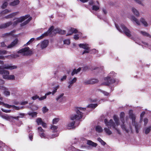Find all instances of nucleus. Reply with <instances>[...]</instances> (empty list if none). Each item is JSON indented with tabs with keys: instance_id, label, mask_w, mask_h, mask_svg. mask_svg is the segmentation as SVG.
Instances as JSON below:
<instances>
[{
	"instance_id": "f257e3e1",
	"label": "nucleus",
	"mask_w": 151,
	"mask_h": 151,
	"mask_svg": "<svg viewBox=\"0 0 151 151\" xmlns=\"http://www.w3.org/2000/svg\"><path fill=\"white\" fill-rule=\"evenodd\" d=\"M86 110L85 108L78 107L76 108L75 110L76 114L72 115L70 117V120L72 121L68 123L67 125V128L68 129H70L74 127V124L76 121L79 120L83 116V114Z\"/></svg>"
},
{
	"instance_id": "f03ea898",
	"label": "nucleus",
	"mask_w": 151,
	"mask_h": 151,
	"mask_svg": "<svg viewBox=\"0 0 151 151\" xmlns=\"http://www.w3.org/2000/svg\"><path fill=\"white\" fill-rule=\"evenodd\" d=\"M17 66L16 65H13L12 64H5L0 66V74L2 76L3 78L7 80H13L15 79V76L14 75H9V72L7 70L3 69L9 70H13L16 69Z\"/></svg>"
},
{
	"instance_id": "7ed1b4c3",
	"label": "nucleus",
	"mask_w": 151,
	"mask_h": 151,
	"mask_svg": "<svg viewBox=\"0 0 151 151\" xmlns=\"http://www.w3.org/2000/svg\"><path fill=\"white\" fill-rule=\"evenodd\" d=\"M29 17L28 15H26L19 18H14L13 19L14 21L12 22L9 21L6 23L2 24L0 25V28H5L11 26L12 28L16 26L18 24L21 22Z\"/></svg>"
},
{
	"instance_id": "20e7f679",
	"label": "nucleus",
	"mask_w": 151,
	"mask_h": 151,
	"mask_svg": "<svg viewBox=\"0 0 151 151\" xmlns=\"http://www.w3.org/2000/svg\"><path fill=\"white\" fill-rule=\"evenodd\" d=\"M114 119L115 122V123L113 122L112 119H111L109 121H108L107 119H105L104 122L105 125L107 127L110 126V127H112L113 130H116L118 134H121L120 131L118 128V126L120 124L118 117L117 116L114 115Z\"/></svg>"
},
{
	"instance_id": "39448f33",
	"label": "nucleus",
	"mask_w": 151,
	"mask_h": 151,
	"mask_svg": "<svg viewBox=\"0 0 151 151\" xmlns=\"http://www.w3.org/2000/svg\"><path fill=\"white\" fill-rule=\"evenodd\" d=\"M116 74L113 71L111 72L108 76L105 78V81L102 83V85L109 86L114 83L115 81L113 78L116 76Z\"/></svg>"
},
{
	"instance_id": "423d86ee",
	"label": "nucleus",
	"mask_w": 151,
	"mask_h": 151,
	"mask_svg": "<svg viewBox=\"0 0 151 151\" xmlns=\"http://www.w3.org/2000/svg\"><path fill=\"white\" fill-rule=\"evenodd\" d=\"M38 131L39 133V135L41 138L49 139L54 138L58 136V134H52L51 136L46 135L44 133V130H43L41 127H38Z\"/></svg>"
},
{
	"instance_id": "0eeeda50",
	"label": "nucleus",
	"mask_w": 151,
	"mask_h": 151,
	"mask_svg": "<svg viewBox=\"0 0 151 151\" xmlns=\"http://www.w3.org/2000/svg\"><path fill=\"white\" fill-rule=\"evenodd\" d=\"M115 25L116 28L119 31L121 32H123L128 37H130L131 36V34L130 31L123 24H121V25L120 27L122 30L119 28L117 24H115Z\"/></svg>"
},
{
	"instance_id": "6e6552de",
	"label": "nucleus",
	"mask_w": 151,
	"mask_h": 151,
	"mask_svg": "<svg viewBox=\"0 0 151 151\" xmlns=\"http://www.w3.org/2000/svg\"><path fill=\"white\" fill-rule=\"evenodd\" d=\"M18 53H20L23 55H28L31 53V51L29 50L28 47H25L19 50Z\"/></svg>"
},
{
	"instance_id": "1a4fd4ad",
	"label": "nucleus",
	"mask_w": 151,
	"mask_h": 151,
	"mask_svg": "<svg viewBox=\"0 0 151 151\" xmlns=\"http://www.w3.org/2000/svg\"><path fill=\"white\" fill-rule=\"evenodd\" d=\"M54 27L53 26H51L46 32L42 34L40 36L36 38L37 40H40L43 38L44 37L48 36L50 34L51 32L53 30Z\"/></svg>"
},
{
	"instance_id": "9d476101",
	"label": "nucleus",
	"mask_w": 151,
	"mask_h": 151,
	"mask_svg": "<svg viewBox=\"0 0 151 151\" xmlns=\"http://www.w3.org/2000/svg\"><path fill=\"white\" fill-rule=\"evenodd\" d=\"M124 112H121L120 114V117L121 120L123 123V124L121 125V127L123 130L125 131L127 133H128L129 130V129L124 124L123 117L124 116Z\"/></svg>"
},
{
	"instance_id": "9b49d317",
	"label": "nucleus",
	"mask_w": 151,
	"mask_h": 151,
	"mask_svg": "<svg viewBox=\"0 0 151 151\" xmlns=\"http://www.w3.org/2000/svg\"><path fill=\"white\" fill-rule=\"evenodd\" d=\"M49 42L47 40H44L41 43L38 44L37 47L38 48H40L43 49L45 48L47 46Z\"/></svg>"
},
{
	"instance_id": "f8f14e48",
	"label": "nucleus",
	"mask_w": 151,
	"mask_h": 151,
	"mask_svg": "<svg viewBox=\"0 0 151 151\" xmlns=\"http://www.w3.org/2000/svg\"><path fill=\"white\" fill-rule=\"evenodd\" d=\"M0 89L4 90L3 94L6 96H9L10 95V92L9 91L8 89L4 86H0Z\"/></svg>"
},
{
	"instance_id": "ddd939ff",
	"label": "nucleus",
	"mask_w": 151,
	"mask_h": 151,
	"mask_svg": "<svg viewBox=\"0 0 151 151\" xmlns=\"http://www.w3.org/2000/svg\"><path fill=\"white\" fill-rule=\"evenodd\" d=\"M77 81V78L75 77L72 79H69L68 82V86L69 88H70L74 83H76Z\"/></svg>"
},
{
	"instance_id": "4468645a",
	"label": "nucleus",
	"mask_w": 151,
	"mask_h": 151,
	"mask_svg": "<svg viewBox=\"0 0 151 151\" xmlns=\"http://www.w3.org/2000/svg\"><path fill=\"white\" fill-rule=\"evenodd\" d=\"M129 17L133 23L135 22L138 25H140V23L139 21L134 16L132 15Z\"/></svg>"
},
{
	"instance_id": "2eb2a0df",
	"label": "nucleus",
	"mask_w": 151,
	"mask_h": 151,
	"mask_svg": "<svg viewBox=\"0 0 151 151\" xmlns=\"http://www.w3.org/2000/svg\"><path fill=\"white\" fill-rule=\"evenodd\" d=\"M129 115L130 118L132 120V123L133 124L134 122H135L136 116L133 113L132 110H130Z\"/></svg>"
},
{
	"instance_id": "dca6fc26",
	"label": "nucleus",
	"mask_w": 151,
	"mask_h": 151,
	"mask_svg": "<svg viewBox=\"0 0 151 151\" xmlns=\"http://www.w3.org/2000/svg\"><path fill=\"white\" fill-rule=\"evenodd\" d=\"M18 42V40L17 39H16L10 45H8L7 46V48H11L13 47L17 44Z\"/></svg>"
},
{
	"instance_id": "f3484780",
	"label": "nucleus",
	"mask_w": 151,
	"mask_h": 151,
	"mask_svg": "<svg viewBox=\"0 0 151 151\" xmlns=\"http://www.w3.org/2000/svg\"><path fill=\"white\" fill-rule=\"evenodd\" d=\"M64 93H63L59 95L56 99V100L59 103L63 102L64 101L65 98L63 96Z\"/></svg>"
},
{
	"instance_id": "a211bd4d",
	"label": "nucleus",
	"mask_w": 151,
	"mask_h": 151,
	"mask_svg": "<svg viewBox=\"0 0 151 151\" xmlns=\"http://www.w3.org/2000/svg\"><path fill=\"white\" fill-rule=\"evenodd\" d=\"M53 32L55 33H59L60 34H64L66 33V31L63 30L59 28H56L54 29Z\"/></svg>"
},
{
	"instance_id": "6ab92c4d",
	"label": "nucleus",
	"mask_w": 151,
	"mask_h": 151,
	"mask_svg": "<svg viewBox=\"0 0 151 151\" xmlns=\"http://www.w3.org/2000/svg\"><path fill=\"white\" fill-rule=\"evenodd\" d=\"M78 32L77 30L73 28H71L69 30V32L66 34V36H68L71 35L73 33H76Z\"/></svg>"
},
{
	"instance_id": "aec40b11",
	"label": "nucleus",
	"mask_w": 151,
	"mask_h": 151,
	"mask_svg": "<svg viewBox=\"0 0 151 151\" xmlns=\"http://www.w3.org/2000/svg\"><path fill=\"white\" fill-rule=\"evenodd\" d=\"M78 32L77 30L73 28H71L69 30V32L66 34V36H68L71 35L73 33H76Z\"/></svg>"
},
{
	"instance_id": "412c9836",
	"label": "nucleus",
	"mask_w": 151,
	"mask_h": 151,
	"mask_svg": "<svg viewBox=\"0 0 151 151\" xmlns=\"http://www.w3.org/2000/svg\"><path fill=\"white\" fill-rule=\"evenodd\" d=\"M78 32L77 30L73 28H71L69 30V32L66 34V36H68L71 35L73 33H76Z\"/></svg>"
},
{
	"instance_id": "4be33fe9",
	"label": "nucleus",
	"mask_w": 151,
	"mask_h": 151,
	"mask_svg": "<svg viewBox=\"0 0 151 151\" xmlns=\"http://www.w3.org/2000/svg\"><path fill=\"white\" fill-rule=\"evenodd\" d=\"M78 46L80 48H83L85 50L90 49L88 45L86 43H80L78 45Z\"/></svg>"
},
{
	"instance_id": "5701e85b",
	"label": "nucleus",
	"mask_w": 151,
	"mask_h": 151,
	"mask_svg": "<svg viewBox=\"0 0 151 151\" xmlns=\"http://www.w3.org/2000/svg\"><path fill=\"white\" fill-rule=\"evenodd\" d=\"M1 115L0 116L3 119L7 120H9L11 118L13 119L14 117L9 116L7 114L3 115L2 113Z\"/></svg>"
},
{
	"instance_id": "b1692460",
	"label": "nucleus",
	"mask_w": 151,
	"mask_h": 151,
	"mask_svg": "<svg viewBox=\"0 0 151 151\" xmlns=\"http://www.w3.org/2000/svg\"><path fill=\"white\" fill-rule=\"evenodd\" d=\"M7 52V51L5 50H0V59H4V58H5V56H4L3 55L6 54Z\"/></svg>"
},
{
	"instance_id": "393cba45",
	"label": "nucleus",
	"mask_w": 151,
	"mask_h": 151,
	"mask_svg": "<svg viewBox=\"0 0 151 151\" xmlns=\"http://www.w3.org/2000/svg\"><path fill=\"white\" fill-rule=\"evenodd\" d=\"M132 11L134 14L137 17H138L139 16V11L135 8L132 7Z\"/></svg>"
},
{
	"instance_id": "a878e982",
	"label": "nucleus",
	"mask_w": 151,
	"mask_h": 151,
	"mask_svg": "<svg viewBox=\"0 0 151 151\" xmlns=\"http://www.w3.org/2000/svg\"><path fill=\"white\" fill-rule=\"evenodd\" d=\"M28 15L29 16V17L27 18H28L27 19V20H26L24 22L21 24L20 25L21 27L25 25L27 23H28L30 22V21L32 19V18L31 17H29L30 16L29 15Z\"/></svg>"
},
{
	"instance_id": "bb28decb",
	"label": "nucleus",
	"mask_w": 151,
	"mask_h": 151,
	"mask_svg": "<svg viewBox=\"0 0 151 151\" xmlns=\"http://www.w3.org/2000/svg\"><path fill=\"white\" fill-rule=\"evenodd\" d=\"M87 144L91 146L92 147H95L97 145V144L96 143L93 142L92 141L90 140L87 141Z\"/></svg>"
},
{
	"instance_id": "cd10ccee",
	"label": "nucleus",
	"mask_w": 151,
	"mask_h": 151,
	"mask_svg": "<svg viewBox=\"0 0 151 151\" xmlns=\"http://www.w3.org/2000/svg\"><path fill=\"white\" fill-rule=\"evenodd\" d=\"M105 127L104 128V130L106 133L108 135H110L112 134V132L109 129V127L111 128L110 126L107 127Z\"/></svg>"
},
{
	"instance_id": "c85d7f7f",
	"label": "nucleus",
	"mask_w": 151,
	"mask_h": 151,
	"mask_svg": "<svg viewBox=\"0 0 151 151\" xmlns=\"http://www.w3.org/2000/svg\"><path fill=\"white\" fill-rule=\"evenodd\" d=\"M132 124L135 126L137 133H138L139 132L138 130L139 129L140 126L139 125V124L137 123H136L135 122H134V124Z\"/></svg>"
},
{
	"instance_id": "c756f323",
	"label": "nucleus",
	"mask_w": 151,
	"mask_h": 151,
	"mask_svg": "<svg viewBox=\"0 0 151 151\" xmlns=\"http://www.w3.org/2000/svg\"><path fill=\"white\" fill-rule=\"evenodd\" d=\"M81 70V68H79L76 70V69H74L71 73V75L72 76H73L75 74L77 73H78Z\"/></svg>"
},
{
	"instance_id": "7c9ffc66",
	"label": "nucleus",
	"mask_w": 151,
	"mask_h": 151,
	"mask_svg": "<svg viewBox=\"0 0 151 151\" xmlns=\"http://www.w3.org/2000/svg\"><path fill=\"white\" fill-rule=\"evenodd\" d=\"M19 3V0H15L14 1L10 3V5L12 6H15L18 4Z\"/></svg>"
},
{
	"instance_id": "2f4dec72",
	"label": "nucleus",
	"mask_w": 151,
	"mask_h": 151,
	"mask_svg": "<svg viewBox=\"0 0 151 151\" xmlns=\"http://www.w3.org/2000/svg\"><path fill=\"white\" fill-rule=\"evenodd\" d=\"M25 115L24 113H20L19 114L18 116L16 117H14L13 119L18 120V118H23Z\"/></svg>"
},
{
	"instance_id": "473e14b6",
	"label": "nucleus",
	"mask_w": 151,
	"mask_h": 151,
	"mask_svg": "<svg viewBox=\"0 0 151 151\" xmlns=\"http://www.w3.org/2000/svg\"><path fill=\"white\" fill-rule=\"evenodd\" d=\"M16 14V13H13L5 17L6 19H10L14 17Z\"/></svg>"
},
{
	"instance_id": "72a5a7b5",
	"label": "nucleus",
	"mask_w": 151,
	"mask_h": 151,
	"mask_svg": "<svg viewBox=\"0 0 151 151\" xmlns=\"http://www.w3.org/2000/svg\"><path fill=\"white\" fill-rule=\"evenodd\" d=\"M140 21L145 26H148V24L145 20L143 18H141L140 19Z\"/></svg>"
},
{
	"instance_id": "f704fd0d",
	"label": "nucleus",
	"mask_w": 151,
	"mask_h": 151,
	"mask_svg": "<svg viewBox=\"0 0 151 151\" xmlns=\"http://www.w3.org/2000/svg\"><path fill=\"white\" fill-rule=\"evenodd\" d=\"M98 92H100L102 93H103L104 96H109V93H108L105 91L102 90L101 89H98Z\"/></svg>"
},
{
	"instance_id": "c9c22d12",
	"label": "nucleus",
	"mask_w": 151,
	"mask_h": 151,
	"mask_svg": "<svg viewBox=\"0 0 151 151\" xmlns=\"http://www.w3.org/2000/svg\"><path fill=\"white\" fill-rule=\"evenodd\" d=\"M151 130V126H150L145 128V133L146 134H148Z\"/></svg>"
},
{
	"instance_id": "e433bc0d",
	"label": "nucleus",
	"mask_w": 151,
	"mask_h": 151,
	"mask_svg": "<svg viewBox=\"0 0 151 151\" xmlns=\"http://www.w3.org/2000/svg\"><path fill=\"white\" fill-rule=\"evenodd\" d=\"M83 83L86 85L92 84L91 79L85 80L83 82Z\"/></svg>"
},
{
	"instance_id": "4c0bfd02",
	"label": "nucleus",
	"mask_w": 151,
	"mask_h": 151,
	"mask_svg": "<svg viewBox=\"0 0 151 151\" xmlns=\"http://www.w3.org/2000/svg\"><path fill=\"white\" fill-rule=\"evenodd\" d=\"M97 104H91L89 105L88 106V107L92 109H94L97 106Z\"/></svg>"
},
{
	"instance_id": "58836bf2",
	"label": "nucleus",
	"mask_w": 151,
	"mask_h": 151,
	"mask_svg": "<svg viewBox=\"0 0 151 151\" xmlns=\"http://www.w3.org/2000/svg\"><path fill=\"white\" fill-rule=\"evenodd\" d=\"M96 130L97 131L99 132H101L103 131L102 128L99 126H97L96 127Z\"/></svg>"
},
{
	"instance_id": "ea45409f",
	"label": "nucleus",
	"mask_w": 151,
	"mask_h": 151,
	"mask_svg": "<svg viewBox=\"0 0 151 151\" xmlns=\"http://www.w3.org/2000/svg\"><path fill=\"white\" fill-rule=\"evenodd\" d=\"M37 113L36 112H29L28 114L31 116L32 117H35L37 116Z\"/></svg>"
},
{
	"instance_id": "a19ab883",
	"label": "nucleus",
	"mask_w": 151,
	"mask_h": 151,
	"mask_svg": "<svg viewBox=\"0 0 151 151\" xmlns=\"http://www.w3.org/2000/svg\"><path fill=\"white\" fill-rule=\"evenodd\" d=\"M141 33L144 36L148 37H151V35L149 34L148 33H147L146 32H143V31H141Z\"/></svg>"
},
{
	"instance_id": "79ce46f5",
	"label": "nucleus",
	"mask_w": 151,
	"mask_h": 151,
	"mask_svg": "<svg viewBox=\"0 0 151 151\" xmlns=\"http://www.w3.org/2000/svg\"><path fill=\"white\" fill-rule=\"evenodd\" d=\"M11 12L10 10H9L7 9L4 10V11L1 12V14H8Z\"/></svg>"
},
{
	"instance_id": "37998d69",
	"label": "nucleus",
	"mask_w": 151,
	"mask_h": 151,
	"mask_svg": "<svg viewBox=\"0 0 151 151\" xmlns=\"http://www.w3.org/2000/svg\"><path fill=\"white\" fill-rule=\"evenodd\" d=\"M97 140L100 142L101 143V144L103 145H106V143L103 140L100 138L99 137L97 138Z\"/></svg>"
},
{
	"instance_id": "c03bdc74",
	"label": "nucleus",
	"mask_w": 151,
	"mask_h": 151,
	"mask_svg": "<svg viewBox=\"0 0 151 151\" xmlns=\"http://www.w3.org/2000/svg\"><path fill=\"white\" fill-rule=\"evenodd\" d=\"M16 55H10L6 56H5V58H6L9 59H10L13 58H15L16 57L15 56H16Z\"/></svg>"
},
{
	"instance_id": "a18cd8bd",
	"label": "nucleus",
	"mask_w": 151,
	"mask_h": 151,
	"mask_svg": "<svg viewBox=\"0 0 151 151\" xmlns=\"http://www.w3.org/2000/svg\"><path fill=\"white\" fill-rule=\"evenodd\" d=\"M59 85L53 88V91L52 92V94L54 95L56 92L57 90L59 88Z\"/></svg>"
},
{
	"instance_id": "49530a36",
	"label": "nucleus",
	"mask_w": 151,
	"mask_h": 151,
	"mask_svg": "<svg viewBox=\"0 0 151 151\" xmlns=\"http://www.w3.org/2000/svg\"><path fill=\"white\" fill-rule=\"evenodd\" d=\"M36 122L38 125H41L43 122L40 118H38L36 119Z\"/></svg>"
},
{
	"instance_id": "de8ad7c7",
	"label": "nucleus",
	"mask_w": 151,
	"mask_h": 151,
	"mask_svg": "<svg viewBox=\"0 0 151 151\" xmlns=\"http://www.w3.org/2000/svg\"><path fill=\"white\" fill-rule=\"evenodd\" d=\"M92 84H95L98 82L99 80L96 78L91 79Z\"/></svg>"
},
{
	"instance_id": "09e8293b",
	"label": "nucleus",
	"mask_w": 151,
	"mask_h": 151,
	"mask_svg": "<svg viewBox=\"0 0 151 151\" xmlns=\"http://www.w3.org/2000/svg\"><path fill=\"white\" fill-rule=\"evenodd\" d=\"M92 9L93 10L96 11L99 9V7L98 6L94 5L92 7Z\"/></svg>"
},
{
	"instance_id": "8fccbe9b",
	"label": "nucleus",
	"mask_w": 151,
	"mask_h": 151,
	"mask_svg": "<svg viewBox=\"0 0 151 151\" xmlns=\"http://www.w3.org/2000/svg\"><path fill=\"white\" fill-rule=\"evenodd\" d=\"M70 43V40L69 39H65L63 41L64 44L68 45Z\"/></svg>"
},
{
	"instance_id": "3c124183",
	"label": "nucleus",
	"mask_w": 151,
	"mask_h": 151,
	"mask_svg": "<svg viewBox=\"0 0 151 151\" xmlns=\"http://www.w3.org/2000/svg\"><path fill=\"white\" fill-rule=\"evenodd\" d=\"M8 5V3L7 1H4L3 4L1 8L2 9H4Z\"/></svg>"
},
{
	"instance_id": "603ef678",
	"label": "nucleus",
	"mask_w": 151,
	"mask_h": 151,
	"mask_svg": "<svg viewBox=\"0 0 151 151\" xmlns=\"http://www.w3.org/2000/svg\"><path fill=\"white\" fill-rule=\"evenodd\" d=\"M12 35V33L11 32L7 33L3 35V37L11 36Z\"/></svg>"
},
{
	"instance_id": "864d4df0",
	"label": "nucleus",
	"mask_w": 151,
	"mask_h": 151,
	"mask_svg": "<svg viewBox=\"0 0 151 151\" xmlns=\"http://www.w3.org/2000/svg\"><path fill=\"white\" fill-rule=\"evenodd\" d=\"M3 105L5 107L8 108H12V106L11 105H9L8 104H6L4 103Z\"/></svg>"
},
{
	"instance_id": "5fc2aeb1",
	"label": "nucleus",
	"mask_w": 151,
	"mask_h": 151,
	"mask_svg": "<svg viewBox=\"0 0 151 151\" xmlns=\"http://www.w3.org/2000/svg\"><path fill=\"white\" fill-rule=\"evenodd\" d=\"M59 119L58 118H55L53 120V124H56L59 121Z\"/></svg>"
},
{
	"instance_id": "6e6d98bb",
	"label": "nucleus",
	"mask_w": 151,
	"mask_h": 151,
	"mask_svg": "<svg viewBox=\"0 0 151 151\" xmlns=\"http://www.w3.org/2000/svg\"><path fill=\"white\" fill-rule=\"evenodd\" d=\"M33 134H34L33 133H31L29 134V139L31 141L33 139Z\"/></svg>"
},
{
	"instance_id": "4d7b16f0",
	"label": "nucleus",
	"mask_w": 151,
	"mask_h": 151,
	"mask_svg": "<svg viewBox=\"0 0 151 151\" xmlns=\"http://www.w3.org/2000/svg\"><path fill=\"white\" fill-rule=\"evenodd\" d=\"M67 78V76L66 75H64L60 79V81L61 82H62L63 81L65 80Z\"/></svg>"
},
{
	"instance_id": "13d9d810",
	"label": "nucleus",
	"mask_w": 151,
	"mask_h": 151,
	"mask_svg": "<svg viewBox=\"0 0 151 151\" xmlns=\"http://www.w3.org/2000/svg\"><path fill=\"white\" fill-rule=\"evenodd\" d=\"M142 44L141 45L142 46H145L146 47H149V46L148 45V44L146 42H142Z\"/></svg>"
},
{
	"instance_id": "bf43d9fd",
	"label": "nucleus",
	"mask_w": 151,
	"mask_h": 151,
	"mask_svg": "<svg viewBox=\"0 0 151 151\" xmlns=\"http://www.w3.org/2000/svg\"><path fill=\"white\" fill-rule=\"evenodd\" d=\"M12 108L13 109L17 110H19L20 109H22V107H20L18 106H17L14 105H12Z\"/></svg>"
},
{
	"instance_id": "052dcab7",
	"label": "nucleus",
	"mask_w": 151,
	"mask_h": 151,
	"mask_svg": "<svg viewBox=\"0 0 151 151\" xmlns=\"http://www.w3.org/2000/svg\"><path fill=\"white\" fill-rule=\"evenodd\" d=\"M144 122V125L145 126L147 124L148 120V119L147 118H145L143 120Z\"/></svg>"
},
{
	"instance_id": "680f3d73",
	"label": "nucleus",
	"mask_w": 151,
	"mask_h": 151,
	"mask_svg": "<svg viewBox=\"0 0 151 151\" xmlns=\"http://www.w3.org/2000/svg\"><path fill=\"white\" fill-rule=\"evenodd\" d=\"M145 112L144 111L142 112L141 114L140 115V121H142V118L143 116L145 114Z\"/></svg>"
},
{
	"instance_id": "e2e57ef3",
	"label": "nucleus",
	"mask_w": 151,
	"mask_h": 151,
	"mask_svg": "<svg viewBox=\"0 0 151 151\" xmlns=\"http://www.w3.org/2000/svg\"><path fill=\"white\" fill-rule=\"evenodd\" d=\"M58 127L57 126L55 125H52L51 127V129L54 131H55V130L57 129Z\"/></svg>"
},
{
	"instance_id": "0e129e2a",
	"label": "nucleus",
	"mask_w": 151,
	"mask_h": 151,
	"mask_svg": "<svg viewBox=\"0 0 151 151\" xmlns=\"http://www.w3.org/2000/svg\"><path fill=\"white\" fill-rule=\"evenodd\" d=\"M70 148V149H71L73 151H84V150H82L79 149H76L73 146H71Z\"/></svg>"
},
{
	"instance_id": "69168bd1",
	"label": "nucleus",
	"mask_w": 151,
	"mask_h": 151,
	"mask_svg": "<svg viewBox=\"0 0 151 151\" xmlns=\"http://www.w3.org/2000/svg\"><path fill=\"white\" fill-rule=\"evenodd\" d=\"M35 40V38H32L27 43L26 45H29L30 43H32L34 40Z\"/></svg>"
},
{
	"instance_id": "338daca9",
	"label": "nucleus",
	"mask_w": 151,
	"mask_h": 151,
	"mask_svg": "<svg viewBox=\"0 0 151 151\" xmlns=\"http://www.w3.org/2000/svg\"><path fill=\"white\" fill-rule=\"evenodd\" d=\"M39 98V96L37 95H35L32 97V99L33 100H35Z\"/></svg>"
},
{
	"instance_id": "774afa93",
	"label": "nucleus",
	"mask_w": 151,
	"mask_h": 151,
	"mask_svg": "<svg viewBox=\"0 0 151 151\" xmlns=\"http://www.w3.org/2000/svg\"><path fill=\"white\" fill-rule=\"evenodd\" d=\"M42 109V111L43 113H45L48 110V109L45 107H43Z\"/></svg>"
}]
</instances>
